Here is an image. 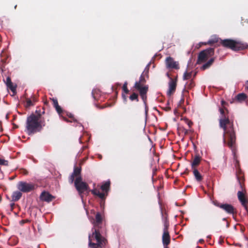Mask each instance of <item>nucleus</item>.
<instances>
[{"mask_svg": "<svg viewBox=\"0 0 248 248\" xmlns=\"http://www.w3.org/2000/svg\"><path fill=\"white\" fill-rule=\"evenodd\" d=\"M219 111L222 116L219 120V126L224 130L223 142L225 144H227L230 148L233 149L236 140L233 123L231 122L228 117L225 115L223 108H220Z\"/></svg>", "mask_w": 248, "mask_h": 248, "instance_id": "obj_1", "label": "nucleus"}, {"mask_svg": "<svg viewBox=\"0 0 248 248\" xmlns=\"http://www.w3.org/2000/svg\"><path fill=\"white\" fill-rule=\"evenodd\" d=\"M102 223L101 215L98 212L93 221L94 227L92 229V236L89 235V247L90 248H105L107 240L102 236L99 231Z\"/></svg>", "mask_w": 248, "mask_h": 248, "instance_id": "obj_2", "label": "nucleus"}, {"mask_svg": "<svg viewBox=\"0 0 248 248\" xmlns=\"http://www.w3.org/2000/svg\"><path fill=\"white\" fill-rule=\"evenodd\" d=\"M35 112L36 114L32 113L27 118L26 129L29 135L41 132L46 125L44 120L41 118L40 110H36Z\"/></svg>", "mask_w": 248, "mask_h": 248, "instance_id": "obj_3", "label": "nucleus"}, {"mask_svg": "<svg viewBox=\"0 0 248 248\" xmlns=\"http://www.w3.org/2000/svg\"><path fill=\"white\" fill-rule=\"evenodd\" d=\"M81 169L80 167L75 166L74 171L69 177V182L72 184L74 181L75 186L78 191L79 195L82 197V194L87 192L88 193L91 192L89 189V186L88 184L82 181V178L81 176Z\"/></svg>", "mask_w": 248, "mask_h": 248, "instance_id": "obj_4", "label": "nucleus"}, {"mask_svg": "<svg viewBox=\"0 0 248 248\" xmlns=\"http://www.w3.org/2000/svg\"><path fill=\"white\" fill-rule=\"evenodd\" d=\"M220 44L224 47L230 48L233 51H239L248 48V45L247 44L232 39H220Z\"/></svg>", "mask_w": 248, "mask_h": 248, "instance_id": "obj_5", "label": "nucleus"}, {"mask_svg": "<svg viewBox=\"0 0 248 248\" xmlns=\"http://www.w3.org/2000/svg\"><path fill=\"white\" fill-rule=\"evenodd\" d=\"M110 182L109 181H106L103 183L100 187L102 192H100L99 190L97 188H94L91 190V192L94 196L98 197L101 200L100 202L101 206L104 205L105 201L108 195L110 190Z\"/></svg>", "mask_w": 248, "mask_h": 248, "instance_id": "obj_6", "label": "nucleus"}, {"mask_svg": "<svg viewBox=\"0 0 248 248\" xmlns=\"http://www.w3.org/2000/svg\"><path fill=\"white\" fill-rule=\"evenodd\" d=\"M145 83L146 80L143 74L140 75L139 80L135 83L134 88L139 91L140 96L147 94L149 86L148 85H145Z\"/></svg>", "mask_w": 248, "mask_h": 248, "instance_id": "obj_7", "label": "nucleus"}, {"mask_svg": "<svg viewBox=\"0 0 248 248\" xmlns=\"http://www.w3.org/2000/svg\"><path fill=\"white\" fill-rule=\"evenodd\" d=\"M214 48H209L201 51L198 56V59L196 63L200 64L205 62L209 58L214 55Z\"/></svg>", "mask_w": 248, "mask_h": 248, "instance_id": "obj_8", "label": "nucleus"}, {"mask_svg": "<svg viewBox=\"0 0 248 248\" xmlns=\"http://www.w3.org/2000/svg\"><path fill=\"white\" fill-rule=\"evenodd\" d=\"M164 229L162 235V243L163 246H168L170 243V236L168 231L169 222L167 217L164 218Z\"/></svg>", "mask_w": 248, "mask_h": 248, "instance_id": "obj_9", "label": "nucleus"}, {"mask_svg": "<svg viewBox=\"0 0 248 248\" xmlns=\"http://www.w3.org/2000/svg\"><path fill=\"white\" fill-rule=\"evenodd\" d=\"M17 187L19 191L23 193H29L34 190L36 187V185L32 183L20 181L17 184Z\"/></svg>", "mask_w": 248, "mask_h": 248, "instance_id": "obj_10", "label": "nucleus"}, {"mask_svg": "<svg viewBox=\"0 0 248 248\" xmlns=\"http://www.w3.org/2000/svg\"><path fill=\"white\" fill-rule=\"evenodd\" d=\"M214 204L222 210L228 214L233 215L236 213L234 207L231 204L228 203H221L217 201H213Z\"/></svg>", "mask_w": 248, "mask_h": 248, "instance_id": "obj_11", "label": "nucleus"}, {"mask_svg": "<svg viewBox=\"0 0 248 248\" xmlns=\"http://www.w3.org/2000/svg\"><path fill=\"white\" fill-rule=\"evenodd\" d=\"M165 64L167 68L178 70L180 69L179 63L178 61H174L171 57H168L165 60Z\"/></svg>", "mask_w": 248, "mask_h": 248, "instance_id": "obj_12", "label": "nucleus"}, {"mask_svg": "<svg viewBox=\"0 0 248 248\" xmlns=\"http://www.w3.org/2000/svg\"><path fill=\"white\" fill-rule=\"evenodd\" d=\"M51 100L53 102V106L54 108H55L59 116L62 118H65V116L64 115L66 113V111L63 110L61 106L59 105L57 99L56 98H51Z\"/></svg>", "mask_w": 248, "mask_h": 248, "instance_id": "obj_13", "label": "nucleus"}, {"mask_svg": "<svg viewBox=\"0 0 248 248\" xmlns=\"http://www.w3.org/2000/svg\"><path fill=\"white\" fill-rule=\"evenodd\" d=\"M237 196L239 201L241 203V204L244 207L246 210L248 212V206L247 203H248V200L245 197L244 193L241 191L237 192Z\"/></svg>", "mask_w": 248, "mask_h": 248, "instance_id": "obj_14", "label": "nucleus"}, {"mask_svg": "<svg viewBox=\"0 0 248 248\" xmlns=\"http://www.w3.org/2000/svg\"><path fill=\"white\" fill-rule=\"evenodd\" d=\"M177 86V80L170 78V80L169 83V90L167 92V94L170 96L175 91Z\"/></svg>", "mask_w": 248, "mask_h": 248, "instance_id": "obj_15", "label": "nucleus"}, {"mask_svg": "<svg viewBox=\"0 0 248 248\" xmlns=\"http://www.w3.org/2000/svg\"><path fill=\"white\" fill-rule=\"evenodd\" d=\"M40 199L42 201L49 202L55 199V197L48 192L43 191L40 196Z\"/></svg>", "mask_w": 248, "mask_h": 248, "instance_id": "obj_16", "label": "nucleus"}, {"mask_svg": "<svg viewBox=\"0 0 248 248\" xmlns=\"http://www.w3.org/2000/svg\"><path fill=\"white\" fill-rule=\"evenodd\" d=\"M202 160V157L199 155H196L191 163L192 169H197V167L200 164Z\"/></svg>", "mask_w": 248, "mask_h": 248, "instance_id": "obj_17", "label": "nucleus"}, {"mask_svg": "<svg viewBox=\"0 0 248 248\" xmlns=\"http://www.w3.org/2000/svg\"><path fill=\"white\" fill-rule=\"evenodd\" d=\"M6 84L7 87L15 94L16 92V87L13 85L11 78L9 77L6 78Z\"/></svg>", "mask_w": 248, "mask_h": 248, "instance_id": "obj_18", "label": "nucleus"}, {"mask_svg": "<svg viewBox=\"0 0 248 248\" xmlns=\"http://www.w3.org/2000/svg\"><path fill=\"white\" fill-rule=\"evenodd\" d=\"M216 59L215 57L211 58L208 62L205 63L201 67V70H205L209 68L213 63Z\"/></svg>", "mask_w": 248, "mask_h": 248, "instance_id": "obj_19", "label": "nucleus"}, {"mask_svg": "<svg viewBox=\"0 0 248 248\" xmlns=\"http://www.w3.org/2000/svg\"><path fill=\"white\" fill-rule=\"evenodd\" d=\"M216 59L215 57L211 58L208 62L205 63L201 67V70H205L209 68L213 63Z\"/></svg>", "mask_w": 248, "mask_h": 248, "instance_id": "obj_20", "label": "nucleus"}, {"mask_svg": "<svg viewBox=\"0 0 248 248\" xmlns=\"http://www.w3.org/2000/svg\"><path fill=\"white\" fill-rule=\"evenodd\" d=\"M64 116H65V118H62L64 121L66 122H75L76 121L74 117V115L72 113L68 112L66 111Z\"/></svg>", "mask_w": 248, "mask_h": 248, "instance_id": "obj_21", "label": "nucleus"}, {"mask_svg": "<svg viewBox=\"0 0 248 248\" xmlns=\"http://www.w3.org/2000/svg\"><path fill=\"white\" fill-rule=\"evenodd\" d=\"M193 175L197 182H200L203 180V177L197 169H192Z\"/></svg>", "mask_w": 248, "mask_h": 248, "instance_id": "obj_22", "label": "nucleus"}, {"mask_svg": "<svg viewBox=\"0 0 248 248\" xmlns=\"http://www.w3.org/2000/svg\"><path fill=\"white\" fill-rule=\"evenodd\" d=\"M92 96L93 99L97 101L99 99V97L101 96V92L99 90L94 89L92 91Z\"/></svg>", "mask_w": 248, "mask_h": 248, "instance_id": "obj_23", "label": "nucleus"}, {"mask_svg": "<svg viewBox=\"0 0 248 248\" xmlns=\"http://www.w3.org/2000/svg\"><path fill=\"white\" fill-rule=\"evenodd\" d=\"M143 102L144 107H145V114L146 116H147L148 111V107L147 105V94L144 95L143 96H140Z\"/></svg>", "mask_w": 248, "mask_h": 248, "instance_id": "obj_24", "label": "nucleus"}, {"mask_svg": "<svg viewBox=\"0 0 248 248\" xmlns=\"http://www.w3.org/2000/svg\"><path fill=\"white\" fill-rule=\"evenodd\" d=\"M22 195L21 191H15L12 195V199L14 201H17L21 198Z\"/></svg>", "mask_w": 248, "mask_h": 248, "instance_id": "obj_25", "label": "nucleus"}, {"mask_svg": "<svg viewBox=\"0 0 248 248\" xmlns=\"http://www.w3.org/2000/svg\"><path fill=\"white\" fill-rule=\"evenodd\" d=\"M236 176L237 178V180L239 181V183L240 184L241 187L243 188V184L241 182V181L243 180V176L242 174L241 170H238V171L236 172Z\"/></svg>", "mask_w": 248, "mask_h": 248, "instance_id": "obj_26", "label": "nucleus"}, {"mask_svg": "<svg viewBox=\"0 0 248 248\" xmlns=\"http://www.w3.org/2000/svg\"><path fill=\"white\" fill-rule=\"evenodd\" d=\"M247 95L244 93H240L236 96V99L239 102H242L246 99Z\"/></svg>", "mask_w": 248, "mask_h": 248, "instance_id": "obj_27", "label": "nucleus"}, {"mask_svg": "<svg viewBox=\"0 0 248 248\" xmlns=\"http://www.w3.org/2000/svg\"><path fill=\"white\" fill-rule=\"evenodd\" d=\"M129 98L131 101L139 102V94L135 92H133Z\"/></svg>", "mask_w": 248, "mask_h": 248, "instance_id": "obj_28", "label": "nucleus"}, {"mask_svg": "<svg viewBox=\"0 0 248 248\" xmlns=\"http://www.w3.org/2000/svg\"><path fill=\"white\" fill-rule=\"evenodd\" d=\"M219 41V38L216 37H214L208 40L207 43H205L204 44H209V45H213L214 44L218 43Z\"/></svg>", "mask_w": 248, "mask_h": 248, "instance_id": "obj_29", "label": "nucleus"}, {"mask_svg": "<svg viewBox=\"0 0 248 248\" xmlns=\"http://www.w3.org/2000/svg\"><path fill=\"white\" fill-rule=\"evenodd\" d=\"M192 76V72H186L183 75V79L187 80L191 78Z\"/></svg>", "mask_w": 248, "mask_h": 248, "instance_id": "obj_30", "label": "nucleus"}, {"mask_svg": "<svg viewBox=\"0 0 248 248\" xmlns=\"http://www.w3.org/2000/svg\"><path fill=\"white\" fill-rule=\"evenodd\" d=\"M123 90L127 94L129 93V90L127 88V82H125L123 86Z\"/></svg>", "mask_w": 248, "mask_h": 248, "instance_id": "obj_31", "label": "nucleus"}, {"mask_svg": "<svg viewBox=\"0 0 248 248\" xmlns=\"http://www.w3.org/2000/svg\"><path fill=\"white\" fill-rule=\"evenodd\" d=\"M186 86H187V89H190L195 86V83H194V81L192 80H191L189 81V82L187 83Z\"/></svg>", "mask_w": 248, "mask_h": 248, "instance_id": "obj_32", "label": "nucleus"}, {"mask_svg": "<svg viewBox=\"0 0 248 248\" xmlns=\"http://www.w3.org/2000/svg\"><path fill=\"white\" fill-rule=\"evenodd\" d=\"M8 164L9 162L8 160H6L0 158V165L7 166H8Z\"/></svg>", "mask_w": 248, "mask_h": 248, "instance_id": "obj_33", "label": "nucleus"}, {"mask_svg": "<svg viewBox=\"0 0 248 248\" xmlns=\"http://www.w3.org/2000/svg\"><path fill=\"white\" fill-rule=\"evenodd\" d=\"M34 104L32 103V101L31 99L28 98L26 100V106L27 107H29L30 106H33Z\"/></svg>", "mask_w": 248, "mask_h": 248, "instance_id": "obj_34", "label": "nucleus"}, {"mask_svg": "<svg viewBox=\"0 0 248 248\" xmlns=\"http://www.w3.org/2000/svg\"><path fill=\"white\" fill-rule=\"evenodd\" d=\"M182 131L184 133L185 135H187L190 130H187L184 127L182 128Z\"/></svg>", "mask_w": 248, "mask_h": 248, "instance_id": "obj_35", "label": "nucleus"}, {"mask_svg": "<svg viewBox=\"0 0 248 248\" xmlns=\"http://www.w3.org/2000/svg\"><path fill=\"white\" fill-rule=\"evenodd\" d=\"M21 173H22L24 175H27L28 174V171L25 169H22L21 170Z\"/></svg>", "mask_w": 248, "mask_h": 248, "instance_id": "obj_36", "label": "nucleus"}, {"mask_svg": "<svg viewBox=\"0 0 248 248\" xmlns=\"http://www.w3.org/2000/svg\"><path fill=\"white\" fill-rule=\"evenodd\" d=\"M187 125H188V126L189 127H191V126L193 124V123L191 121H188L187 120Z\"/></svg>", "mask_w": 248, "mask_h": 248, "instance_id": "obj_37", "label": "nucleus"}, {"mask_svg": "<svg viewBox=\"0 0 248 248\" xmlns=\"http://www.w3.org/2000/svg\"><path fill=\"white\" fill-rule=\"evenodd\" d=\"M185 174H188V173H189V170L187 169H186V170H185L184 172Z\"/></svg>", "mask_w": 248, "mask_h": 248, "instance_id": "obj_38", "label": "nucleus"}, {"mask_svg": "<svg viewBox=\"0 0 248 248\" xmlns=\"http://www.w3.org/2000/svg\"><path fill=\"white\" fill-rule=\"evenodd\" d=\"M123 98L124 101H126V96L124 94H123Z\"/></svg>", "mask_w": 248, "mask_h": 248, "instance_id": "obj_39", "label": "nucleus"}, {"mask_svg": "<svg viewBox=\"0 0 248 248\" xmlns=\"http://www.w3.org/2000/svg\"><path fill=\"white\" fill-rule=\"evenodd\" d=\"M225 104H226V102H225V101H224V100H222L221 101V104H222V105H224Z\"/></svg>", "mask_w": 248, "mask_h": 248, "instance_id": "obj_40", "label": "nucleus"}, {"mask_svg": "<svg viewBox=\"0 0 248 248\" xmlns=\"http://www.w3.org/2000/svg\"><path fill=\"white\" fill-rule=\"evenodd\" d=\"M246 88L248 90V80L246 82Z\"/></svg>", "mask_w": 248, "mask_h": 248, "instance_id": "obj_41", "label": "nucleus"}, {"mask_svg": "<svg viewBox=\"0 0 248 248\" xmlns=\"http://www.w3.org/2000/svg\"><path fill=\"white\" fill-rule=\"evenodd\" d=\"M199 242L201 243H202L204 242V240L203 239H200L199 240Z\"/></svg>", "mask_w": 248, "mask_h": 248, "instance_id": "obj_42", "label": "nucleus"}, {"mask_svg": "<svg viewBox=\"0 0 248 248\" xmlns=\"http://www.w3.org/2000/svg\"><path fill=\"white\" fill-rule=\"evenodd\" d=\"M167 76L168 77H169L170 78V75H169V73H167Z\"/></svg>", "mask_w": 248, "mask_h": 248, "instance_id": "obj_43", "label": "nucleus"}, {"mask_svg": "<svg viewBox=\"0 0 248 248\" xmlns=\"http://www.w3.org/2000/svg\"><path fill=\"white\" fill-rule=\"evenodd\" d=\"M33 100L35 102L36 101V99L35 98V97H33Z\"/></svg>", "mask_w": 248, "mask_h": 248, "instance_id": "obj_44", "label": "nucleus"}, {"mask_svg": "<svg viewBox=\"0 0 248 248\" xmlns=\"http://www.w3.org/2000/svg\"><path fill=\"white\" fill-rule=\"evenodd\" d=\"M164 248H169V247H168V246H164Z\"/></svg>", "mask_w": 248, "mask_h": 248, "instance_id": "obj_45", "label": "nucleus"}, {"mask_svg": "<svg viewBox=\"0 0 248 248\" xmlns=\"http://www.w3.org/2000/svg\"><path fill=\"white\" fill-rule=\"evenodd\" d=\"M162 215L163 216V217H164V215H163V214L162 213Z\"/></svg>", "mask_w": 248, "mask_h": 248, "instance_id": "obj_46", "label": "nucleus"}, {"mask_svg": "<svg viewBox=\"0 0 248 248\" xmlns=\"http://www.w3.org/2000/svg\"><path fill=\"white\" fill-rule=\"evenodd\" d=\"M170 108H168V110H170Z\"/></svg>", "mask_w": 248, "mask_h": 248, "instance_id": "obj_47", "label": "nucleus"}]
</instances>
